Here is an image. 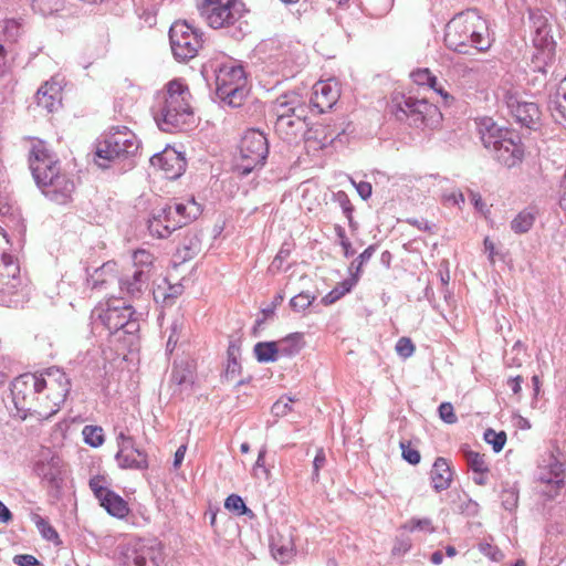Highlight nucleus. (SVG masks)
Masks as SVG:
<instances>
[{
	"label": "nucleus",
	"mask_w": 566,
	"mask_h": 566,
	"mask_svg": "<svg viewBox=\"0 0 566 566\" xmlns=\"http://www.w3.org/2000/svg\"><path fill=\"white\" fill-rule=\"evenodd\" d=\"M200 15L212 29H221L238 22L245 9L239 0H203L198 4Z\"/></svg>",
	"instance_id": "obj_11"
},
{
	"label": "nucleus",
	"mask_w": 566,
	"mask_h": 566,
	"mask_svg": "<svg viewBox=\"0 0 566 566\" xmlns=\"http://www.w3.org/2000/svg\"><path fill=\"white\" fill-rule=\"evenodd\" d=\"M412 80L418 85H428L429 87L433 88L436 92L441 94L444 98H448L449 95L446 93L442 88H438V80L437 77L428 70H418L416 72L411 73Z\"/></svg>",
	"instance_id": "obj_40"
},
{
	"label": "nucleus",
	"mask_w": 566,
	"mask_h": 566,
	"mask_svg": "<svg viewBox=\"0 0 566 566\" xmlns=\"http://www.w3.org/2000/svg\"><path fill=\"white\" fill-rule=\"evenodd\" d=\"M32 522L36 526L38 531L42 535V537L46 541L53 542L55 544L60 543L59 534L55 528L49 523L48 520L42 517L39 514H32Z\"/></svg>",
	"instance_id": "obj_39"
},
{
	"label": "nucleus",
	"mask_w": 566,
	"mask_h": 566,
	"mask_svg": "<svg viewBox=\"0 0 566 566\" xmlns=\"http://www.w3.org/2000/svg\"><path fill=\"white\" fill-rule=\"evenodd\" d=\"M181 327H182V323L178 322V321H175L171 326H170V335L168 337V340H167V344H166V350L169 352V353H172L177 343H178V339H179V334H180V331H181Z\"/></svg>",
	"instance_id": "obj_51"
},
{
	"label": "nucleus",
	"mask_w": 566,
	"mask_h": 566,
	"mask_svg": "<svg viewBox=\"0 0 566 566\" xmlns=\"http://www.w3.org/2000/svg\"><path fill=\"white\" fill-rule=\"evenodd\" d=\"M102 482V479L98 476L92 478L90 480V488L97 500H99L108 491V489L103 486Z\"/></svg>",
	"instance_id": "obj_60"
},
{
	"label": "nucleus",
	"mask_w": 566,
	"mask_h": 566,
	"mask_svg": "<svg viewBox=\"0 0 566 566\" xmlns=\"http://www.w3.org/2000/svg\"><path fill=\"white\" fill-rule=\"evenodd\" d=\"M182 293L184 285L181 283L172 284L167 279H164L153 292L155 301L165 306H171Z\"/></svg>",
	"instance_id": "obj_28"
},
{
	"label": "nucleus",
	"mask_w": 566,
	"mask_h": 566,
	"mask_svg": "<svg viewBox=\"0 0 566 566\" xmlns=\"http://www.w3.org/2000/svg\"><path fill=\"white\" fill-rule=\"evenodd\" d=\"M337 197V200L342 207V210L344 212V214L346 216V218L350 221L352 219V213H353V206L347 197V195L343 191H339L337 192L336 195Z\"/></svg>",
	"instance_id": "obj_58"
},
{
	"label": "nucleus",
	"mask_w": 566,
	"mask_h": 566,
	"mask_svg": "<svg viewBox=\"0 0 566 566\" xmlns=\"http://www.w3.org/2000/svg\"><path fill=\"white\" fill-rule=\"evenodd\" d=\"M484 440L493 447L494 452H500L506 442V433L504 431L496 432L493 429H486Z\"/></svg>",
	"instance_id": "obj_43"
},
{
	"label": "nucleus",
	"mask_w": 566,
	"mask_h": 566,
	"mask_svg": "<svg viewBox=\"0 0 566 566\" xmlns=\"http://www.w3.org/2000/svg\"><path fill=\"white\" fill-rule=\"evenodd\" d=\"M353 185L355 186L358 195L361 199L367 200L371 196V185L367 181H359L355 182L353 181Z\"/></svg>",
	"instance_id": "obj_62"
},
{
	"label": "nucleus",
	"mask_w": 566,
	"mask_h": 566,
	"mask_svg": "<svg viewBox=\"0 0 566 566\" xmlns=\"http://www.w3.org/2000/svg\"><path fill=\"white\" fill-rule=\"evenodd\" d=\"M42 390L35 374H24L17 377L11 386L12 401L17 415L24 420L35 413L36 394Z\"/></svg>",
	"instance_id": "obj_13"
},
{
	"label": "nucleus",
	"mask_w": 566,
	"mask_h": 566,
	"mask_svg": "<svg viewBox=\"0 0 566 566\" xmlns=\"http://www.w3.org/2000/svg\"><path fill=\"white\" fill-rule=\"evenodd\" d=\"M302 334L293 333L277 340L279 356L291 357L301 350Z\"/></svg>",
	"instance_id": "obj_37"
},
{
	"label": "nucleus",
	"mask_w": 566,
	"mask_h": 566,
	"mask_svg": "<svg viewBox=\"0 0 566 566\" xmlns=\"http://www.w3.org/2000/svg\"><path fill=\"white\" fill-rule=\"evenodd\" d=\"M460 451L473 473H489L490 469L484 454L470 450L468 446L461 447Z\"/></svg>",
	"instance_id": "obj_35"
},
{
	"label": "nucleus",
	"mask_w": 566,
	"mask_h": 566,
	"mask_svg": "<svg viewBox=\"0 0 566 566\" xmlns=\"http://www.w3.org/2000/svg\"><path fill=\"white\" fill-rule=\"evenodd\" d=\"M469 198H470V201L471 203L473 205L474 209L482 213V214H486L490 212V208L488 207V205L483 201L481 195L479 192H475L473 190H469Z\"/></svg>",
	"instance_id": "obj_54"
},
{
	"label": "nucleus",
	"mask_w": 566,
	"mask_h": 566,
	"mask_svg": "<svg viewBox=\"0 0 566 566\" xmlns=\"http://www.w3.org/2000/svg\"><path fill=\"white\" fill-rule=\"evenodd\" d=\"M338 97L339 90L335 81H319L313 86L311 103L319 113H324L335 105Z\"/></svg>",
	"instance_id": "obj_18"
},
{
	"label": "nucleus",
	"mask_w": 566,
	"mask_h": 566,
	"mask_svg": "<svg viewBox=\"0 0 566 566\" xmlns=\"http://www.w3.org/2000/svg\"><path fill=\"white\" fill-rule=\"evenodd\" d=\"M127 559L133 566H160L163 563V552L158 543L138 544Z\"/></svg>",
	"instance_id": "obj_20"
},
{
	"label": "nucleus",
	"mask_w": 566,
	"mask_h": 566,
	"mask_svg": "<svg viewBox=\"0 0 566 566\" xmlns=\"http://www.w3.org/2000/svg\"><path fill=\"white\" fill-rule=\"evenodd\" d=\"M355 285L356 279H345L322 298V303L325 306L334 304L343 296L348 294L354 289Z\"/></svg>",
	"instance_id": "obj_38"
},
{
	"label": "nucleus",
	"mask_w": 566,
	"mask_h": 566,
	"mask_svg": "<svg viewBox=\"0 0 566 566\" xmlns=\"http://www.w3.org/2000/svg\"><path fill=\"white\" fill-rule=\"evenodd\" d=\"M247 78L241 65L223 64L216 73V94L232 107L242 104L245 95Z\"/></svg>",
	"instance_id": "obj_10"
},
{
	"label": "nucleus",
	"mask_w": 566,
	"mask_h": 566,
	"mask_svg": "<svg viewBox=\"0 0 566 566\" xmlns=\"http://www.w3.org/2000/svg\"><path fill=\"white\" fill-rule=\"evenodd\" d=\"M396 350L400 357L408 358L413 354L415 346L410 338L401 337L396 344Z\"/></svg>",
	"instance_id": "obj_50"
},
{
	"label": "nucleus",
	"mask_w": 566,
	"mask_h": 566,
	"mask_svg": "<svg viewBox=\"0 0 566 566\" xmlns=\"http://www.w3.org/2000/svg\"><path fill=\"white\" fill-rule=\"evenodd\" d=\"M42 390L50 392V399L55 403H63L71 389V381L66 374L57 368L50 367L38 376Z\"/></svg>",
	"instance_id": "obj_15"
},
{
	"label": "nucleus",
	"mask_w": 566,
	"mask_h": 566,
	"mask_svg": "<svg viewBox=\"0 0 566 566\" xmlns=\"http://www.w3.org/2000/svg\"><path fill=\"white\" fill-rule=\"evenodd\" d=\"M430 479L437 492L447 490L450 486L452 471L447 459L441 457L436 459L430 472Z\"/></svg>",
	"instance_id": "obj_26"
},
{
	"label": "nucleus",
	"mask_w": 566,
	"mask_h": 566,
	"mask_svg": "<svg viewBox=\"0 0 566 566\" xmlns=\"http://www.w3.org/2000/svg\"><path fill=\"white\" fill-rule=\"evenodd\" d=\"M254 356L259 363H274L279 359L276 342H259L253 348Z\"/></svg>",
	"instance_id": "obj_36"
},
{
	"label": "nucleus",
	"mask_w": 566,
	"mask_h": 566,
	"mask_svg": "<svg viewBox=\"0 0 566 566\" xmlns=\"http://www.w3.org/2000/svg\"><path fill=\"white\" fill-rule=\"evenodd\" d=\"M442 201L448 207H458L459 209H462L465 198L461 190L453 189L442 195Z\"/></svg>",
	"instance_id": "obj_46"
},
{
	"label": "nucleus",
	"mask_w": 566,
	"mask_h": 566,
	"mask_svg": "<svg viewBox=\"0 0 566 566\" xmlns=\"http://www.w3.org/2000/svg\"><path fill=\"white\" fill-rule=\"evenodd\" d=\"M36 406L34 416H36L38 419H49L59 411L61 403H55L51 400L50 392L40 390L36 394Z\"/></svg>",
	"instance_id": "obj_33"
},
{
	"label": "nucleus",
	"mask_w": 566,
	"mask_h": 566,
	"mask_svg": "<svg viewBox=\"0 0 566 566\" xmlns=\"http://www.w3.org/2000/svg\"><path fill=\"white\" fill-rule=\"evenodd\" d=\"M439 416L446 423L452 424L457 422V416L450 402H442L439 406Z\"/></svg>",
	"instance_id": "obj_52"
},
{
	"label": "nucleus",
	"mask_w": 566,
	"mask_h": 566,
	"mask_svg": "<svg viewBox=\"0 0 566 566\" xmlns=\"http://www.w3.org/2000/svg\"><path fill=\"white\" fill-rule=\"evenodd\" d=\"M132 260L135 266H140V269H144L153 264L154 256L149 250H134Z\"/></svg>",
	"instance_id": "obj_47"
},
{
	"label": "nucleus",
	"mask_w": 566,
	"mask_h": 566,
	"mask_svg": "<svg viewBox=\"0 0 566 566\" xmlns=\"http://www.w3.org/2000/svg\"><path fill=\"white\" fill-rule=\"evenodd\" d=\"M271 548L274 558L282 564L287 563L295 552L291 536H280L279 538L273 539Z\"/></svg>",
	"instance_id": "obj_34"
},
{
	"label": "nucleus",
	"mask_w": 566,
	"mask_h": 566,
	"mask_svg": "<svg viewBox=\"0 0 566 566\" xmlns=\"http://www.w3.org/2000/svg\"><path fill=\"white\" fill-rule=\"evenodd\" d=\"M364 264H360L357 259L352 262V264L348 268L349 277L348 279H356V284L359 281L360 274H361V268Z\"/></svg>",
	"instance_id": "obj_63"
},
{
	"label": "nucleus",
	"mask_w": 566,
	"mask_h": 566,
	"mask_svg": "<svg viewBox=\"0 0 566 566\" xmlns=\"http://www.w3.org/2000/svg\"><path fill=\"white\" fill-rule=\"evenodd\" d=\"M294 400L291 397H282L272 406V413L276 417H283L292 410Z\"/></svg>",
	"instance_id": "obj_48"
},
{
	"label": "nucleus",
	"mask_w": 566,
	"mask_h": 566,
	"mask_svg": "<svg viewBox=\"0 0 566 566\" xmlns=\"http://www.w3.org/2000/svg\"><path fill=\"white\" fill-rule=\"evenodd\" d=\"M546 468L548 469V472H543L539 475V480L545 483H555L557 488H560L564 484V463L558 460L554 453H551Z\"/></svg>",
	"instance_id": "obj_31"
},
{
	"label": "nucleus",
	"mask_w": 566,
	"mask_h": 566,
	"mask_svg": "<svg viewBox=\"0 0 566 566\" xmlns=\"http://www.w3.org/2000/svg\"><path fill=\"white\" fill-rule=\"evenodd\" d=\"M492 42L489 23L475 9L455 14L446 25L444 44L457 53L470 54L472 49L485 52Z\"/></svg>",
	"instance_id": "obj_3"
},
{
	"label": "nucleus",
	"mask_w": 566,
	"mask_h": 566,
	"mask_svg": "<svg viewBox=\"0 0 566 566\" xmlns=\"http://www.w3.org/2000/svg\"><path fill=\"white\" fill-rule=\"evenodd\" d=\"M479 132L484 147L492 149L500 164L512 168L522 163L524 148L518 136L497 126L491 118L482 120Z\"/></svg>",
	"instance_id": "obj_5"
},
{
	"label": "nucleus",
	"mask_w": 566,
	"mask_h": 566,
	"mask_svg": "<svg viewBox=\"0 0 566 566\" xmlns=\"http://www.w3.org/2000/svg\"><path fill=\"white\" fill-rule=\"evenodd\" d=\"M402 450V458L410 464H418L420 462V453L416 449L410 448L406 442H400Z\"/></svg>",
	"instance_id": "obj_53"
},
{
	"label": "nucleus",
	"mask_w": 566,
	"mask_h": 566,
	"mask_svg": "<svg viewBox=\"0 0 566 566\" xmlns=\"http://www.w3.org/2000/svg\"><path fill=\"white\" fill-rule=\"evenodd\" d=\"M36 474L52 489L59 490L62 484V461L52 457L46 461H39L35 467Z\"/></svg>",
	"instance_id": "obj_24"
},
{
	"label": "nucleus",
	"mask_w": 566,
	"mask_h": 566,
	"mask_svg": "<svg viewBox=\"0 0 566 566\" xmlns=\"http://www.w3.org/2000/svg\"><path fill=\"white\" fill-rule=\"evenodd\" d=\"M314 300L315 296L311 295L308 292H301L291 298L290 305L294 311L300 312L311 306Z\"/></svg>",
	"instance_id": "obj_45"
},
{
	"label": "nucleus",
	"mask_w": 566,
	"mask_h": 566,
	"mask_svg": "<svg viewBox=\"0 0 566 566\" xmlns=\"http://www.w3.org/2000/svg\"><path fill=\"white\" fill-rule=\"evenodd\" d=\"M21 286L20 262L12 250H0V304L12 306Z\"/></svg>",
	"instance_id": "obj_14"
},
{
	"label": "nucleus",
	"mask_w": 566,
	"mask_h": 566,
	"mask_svg": "<svg viewBox=\"0 0 566 566\" xmlns=\"http://www.w3.org/2000/svg\"><path fill=\"white\" fill-rule=\"evenodd\" d=\"M326 464V455L324 450L321 448L317 450L314 461H313V481H316L319 475V470L324 468Z\"/></svg>",
	"instance_id": "obj_55"
},
{
	"label": "nucleus",
	"mask_w": 566,
	"mask_h": 566,
	"mask_svg": "<svg viewBox=\"0 0 566 566\" xmlns=\"http://www.w3.org/2000/svg\"><path fill=\"white\" fill-rule=\"evenodd\" d=\"M87 273V284L93 290H104L108 285L117 282L118 269L117 264L114 261H107L103 263L99 268L94 269L93 272H90V268L86 269Z\"/></svg>",
	"instance_id": "obj_23"
},
{
	"label": "nucleus",
	"mask_w": 566,
	"mask_h": 566,
	"mask_svg": "<svg viewBox=\"0 0 566 566\" xmlns=\"http://www.w3.org/2000/svg\"><path fill=\"white\" fill-rule=\"evenodd\" d=\"M13 562L18 566H44L33 555H29V554L15 555L13 557Z\"/></svg>",
	"instance_id": "obj_57"
},
{
	"label": "nucleus",
	"mask_w": 566,
	"mask_h": 566,
	"mask_svg": "<svg viewBox=\"0 0 566 566\" xmlns=\"http://www.w3.org/2000/svg\"><path fill=\"white\" fill-rule=\"evenodd\" d=\"M517 503V495L513 491H504L502 493V505L505 510L512 511Z\"/></svg>",
	"instance_id": "obj_61"
},
{
	"label": "nucleus",
	"mask_w": 566,
	"mask_h": 566,
	"mask_svg": "<svg viewBox=\"0 0 566 566\" xmlns=\"http://www.w3.org/2000/svg\"><path fill=\"white\" fill-rule=\"evenodd\" d=\"M480 551L494 562H499L503 558V553L496 546L489 543L480 544Z\"/></svg>",
	"instance_id": "obj_56"
},
{
	"label": "nucleus",
	"mask_w": 566,
	"mask_h": 566,
	"mask_svg": "<svg viewBox=\"0 0 566 566\" xmlns=\"http://www.w3.org/2000/svg\"><path fill=\"white\" fill-rule=\"evenodd\" d=\"M38 106L44 108L46 112L52 113L61 106L62 102V85L52 77L50 81L43 83L35 94Z\"/></svg>",
	"instance_id": "obj_19"
},
{
	"label": "nucleus",
	"mask_w": 566,
	"mask_h": 566,
	"mask_svg": "<svg viewBox=\"0 0 566 566\" xmlns=\"http://www.w3.org/2000/svg\"><path fill=\"white\" fill-rule=\"evenodd\" d=\"M395 116L399 120H407L410 126L416 128H432L439 124L441 113L426 98L402 96L396 105Z\"/></svg>",
	"instance_id": "obj_9"
},
{
	"label": "nucleus",
	"mask_w": 566,
	"mask_h": 566,
	"mask_svg": "<svg viewBox=\"0 0 566 566\" xmlns=\"http://www.w3.org/2000/svg\"><path fill=\"white\" fill-rule=\"evenodd\" d=\"M201 213V208L195 198H189L185 202H175L165 205L148 221V229L151 234L158 238L169 235L176 229H179Z\"/></svg>",
	"instance_id": "obj_6"
},
{
	"label": "nucleus",
	"mask_w": 566,
	"mask_h": 566,
	"mask_svg": "<svg viewBox=\"0 0 566 566\" xmlns=\"http://www.w3.org/2000/svg\"><path fill=\"white\" fill-rule=\"evenodd\" d=\"M265 454H266V449H265V447H263L260 449L258 459L253 465V474L256 478H260L262 474L265 478H268V475H269V470L265 467Z\"/></svg>",
	"instance_id": "obj_49"
},
{
	"label": "nucleus",
	"mask_w": 566,
	"mask_h": 566,
	"mask_svg": "<svg viewBox=\"0 0 566 566\" xmlns=\"http://www.w3.org/2000/svg\"><path fill=\"white\" fill-rule=\"evenodd\" d=\"M241 371V366L238 360L228 359L224 378L227 380H233Z\"/></svg>",
	"instance_id": "obj_59"
},
{
	"label": "nucleus",
	"mask_w": 566,
	"mask_h": 566,
	"mask_svg": "<svg viewBox=\"0 0 566 566\" xmlns=\"http://www.w3.org/2000/svg\"><path fill=\"white\" fill-rule=\"evenodd\" d=\"M82 433L85 443L93 448H97L104 442L103 429L101 427L85 426Z\"/></svg>",
	"instance_id": "obj_41"
},
{
	"label": "nucleus",
	"mask_w": 566,
	"mask_h": 566,
	"mask_svg": "<svg viewBox=\"0 0 566 566\" xmlns=\"http://www.w3.org/2000/svg\"><path fill=\"white\" fill-rule=\"evenodd\" d=\"M150 165L161 169L168 179H177L186 170V158L181 153L168 148L150 157Z\"/></svg>",
	"instance_id": "obj_17"
},
{
	"label": "nucleus",
	"mask_w": 566,
	"mask_h": 566,
	"mask_svg": "<svg viewBox=\"0 0 566 566\" xmlns=\"http://www.w3.org/2000/svg\"><path fill=\"white\" fill-rule=\"evenodd\" d=\"M115 460L120 469L145 470L148 468L147 454L139 449L116 453Z\"/></svg>",
	"instance_id": "obj_29"
},
{
	"label": "nucleus",
	"mask_w": 566,
	"mask_h": 566,
	"mask_svg": "<svg viewBox=\"0 0 566 566\" xmlns=\"http://www.w3.org/2000/svg\"><path fill=\"white\" fill-rule=\"evenodd\" d=\"M169 41L174 56L178 61L193 59L202 48V32L187 21H176L169 29Z\"/></svg>",
	"instance_id": "obj_12"
},
{
	"label": "nucleus",
	"mask_w": 566,
	"mask_h": 566,
	"mask_svg": "<svg viewBox=\"0 0 566 566\" xmlns=\"http://www.w3.org/2000/svg\"><path fill=\"white\" fill-rule=\"evenodd\" d=\"M506 107L515 120L530 129H536L541 123L542 112L536 103L521 101L516 95L506 94Z\"/></svg>",
	"instance_id": "obj_16"
},
{
	"label": "nucleus",
	"mask_w": 566,
	"mask_h": 566,
	"mask_svg": "<svg viewBox=\"0 0 566 566\" xmlns=\"http://www.w3.org/2000/svg\"><path fill=\"white\" fill-rule=\"evenodd\" d=\"M224 507L235 512L238 515H252V511L245 506L242 497L237 494H231L226 499Z\"/></svg>",
	"instance_id": "obj_44"
},
{
	"label": "nucleus",
	"mask_w": 566,
	"mask_h": 566,
	"mask_svg": "<svg viewBox=\"0 0 566 566\" xmlns=\"http://www.w3.org/2000/svg\"><path fill=\"white\" fill-rule=\"evenodd\" d=\"M538 211L535 207H527L520 211L511 221V229L515 233H525L534 224Z\"/></svg>",
	"instance_id": "obj_32"
},
{
	"label": "nucleus",
	"mask_w": 566,
	"mask_h": 566,
	"mask_svg": "<svg viewBox=\"0 0 566 566\" xmlns=\"http://www.w3.org/2000/svg\"><path fill=\"white\" fill-rule=\"evenodd\" d=\"M101 505L113 516L124 517L128 513L127 503L115 492L108 490L99 500Z\"/></svg>",
	"instance_id": "obj_30"
},
{
	"label": "nucleus",
	"mask_w": 566,
	"mask_h": 566,
	"mask_svg": "<svg viewBox=\"0 0 566 566\" xmlns=\"http://www.w3.org/2000/svg\"><path fill=\"white\" fill-rule=\"evenodd\" d=\"M547 106L556 120H566V77L551 93Z\"/></svg>",
	"instance_id": "obj_27"
},
{
	"label": "nucleus",
	"mask_w": 566,
	"mask_h": 566,
	"mask_svg": "<svg viewBox=\"0 0 566 566\" xmlns=\"http://www.w3.org/2000/svg\"><path fill=\"white\" fill-rule=\"evenodd\" d=\"M135 314L130 304L113 298L96 306L92 312V318L95 324H102L109 334L122 332L125 335H135L139 331V321Z\"/></svg>",
	"instance_id": "obj_7"
},
{
	"label": "nucleus",
	"mask_w": 566,
	"mask_h": 566,
	"mask_svg": "<svg viewBox=\"0 0 566 566\" xmlns=\"http://www.w3.org/2000/svg\"><path fill=\"white\" fill-rule=\"evenodd\" d=\"M139 146L136 135L127 127H112L96 144L95 161L103 169L117 165L119 171L130 170Z\"/></svg>",
	"instance_id": "obj_4"
},
{
	"label": "nucleus",
	"mask_w": 566,
	"mask_h": 566,
	"mask_svg": "<svg viewBox=\"0 0 566 566\" xmlns=\"http://www.w3.org/2000/svg\"><path fill=\"white\" fill-rule=\"evenodd\" d=\"M191 94L180 80H172L155 96L153 117L158 128L166 133L182 130L193 122Z\"/></svg>",
	"instance_id": "obj_2"
},
{
	"label": "nucleus",
	"mask_w": 566,
	"mask_h": 566,
	"mask_svg": "<svg viewBox=\"0 0 566 566\" xmlns=\"http://www.w3.org/2000/svg\"><path fill=\"white\" fill-rule=\"evenodd\" d=\"M149 280V271L145 269H136L132 275L117 279L120 292L132 300H138L147 290Z\"/></svg>",
	"instance_id": "obj_22"
},
{
	"label": "nucleus",
	"mask_w": 566,
	"mask_h": 566,
	"mask_svg": "<svg viewBox=\"0 0 566 566\" xmlns=\"http://www.w3.org/2000/svg\"><path fill=\"white\" fill-rule=\"evenodd\" d=\"M406 531L409 532H423V533H433L434 527L432 525V521L428 517L422 518H411L408 522H406L402 526Z\"/></svg>",
	"instance_id": "obj_42"
},
{
	"label": "nucleus",
	"mask_w": 566,
	"mask_h": 566,
	"mask_svg": "<svg viewBox=\"0 0 566 566\" xmlns=\"http://www.w3.org/2000/svg\"><path fill=\"white\" fill-rule=\"evenodd\" d=\"M305 119L306 113L304 109H298L295 116L276 119L274 125L275 132L282 139L291 142L305 130L307 126Z\"/></svg>",
	"instance_id": "obj_21"
},
{
	"label": "nucleus",
	"mask_w": 566,
	"mask_h": 566,
	"mask_svg": "<svg viewBox=\"0 0 566 566\" xmlns=\"http://www.w3.org/2000/svg\"><path fill=\"white\" fill-rule=\"evenodd\" d=\"M268 154L269 144L264 134L258 129H250L241 139L234 170L240 176H247L264 166Z\"/></svg>",
	"instance_id": "obj_8"
},
{
	"label": "nucleus",
	"mask_w": 566,
	"mask_h": 566,
	"mask_svg": "<svg viewBox=\"0 0 566 566\" xmlns=\"http://www.w3.org/2000/svg\"><path fill=\"white\" fill-rule=\"evenodd\" d=\"M298 109H304L306 113V106L302 103L300 95L295 93L281 95L276 98L273 106L276 119L295 116Z\"/></svg>",
	"instance_id": "obj_25"
},
{
	"label": "nucleus",
	"mask_w": 566,
	"mask_h": 566,
	"mask_svg": "<svg viewBox=\"0 0 566 566\" xmlns=\"http://www.w3.org/2000/svg\"><path fill=\"white\" fill-rule=\"evenodd\" d=\"M29 166L36 186L48 199L59 205H65L72 199L75 184L70 176L61 172L59 160L44 142L35 140L32 144Z\"/></svg>",
	"instance_id": "obj_1"
},
{
	"label": "nucleus",
	"mask_w": 566,
	"mask_h": 566,
	"mask_svg": "<svg viewBox=\"0 0 566 566\" xmlns=\"http://www.w3.org/2000/svg\"><path fill=\"white\" fill-rule=\"evenodd\" d=\"M117 447H118V450H117L116 453H123V452H126V451L132 452V450L137 449L135 447V441H134L133 437H130L129 439L124 440L123 442L117 444Z\"/></svg>",
	"instance_id": "obj_64"
}]
</instances>
